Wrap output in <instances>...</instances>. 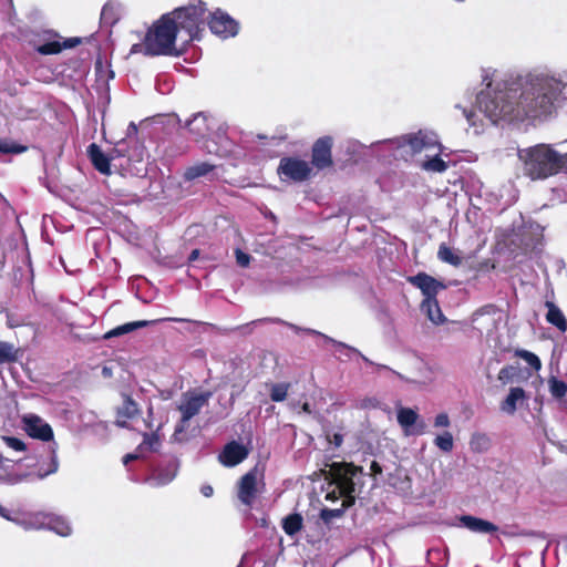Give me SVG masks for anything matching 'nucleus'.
Returning a JSON list of instances; mask_svg holds the SVG:
<instances>
[{
    "instance_id": "f257e3e1",
    "label": "nucleus",
    "mask_w": 567,
    "mask_h": 567,
    "mask_svg": "<svg viewBox=\"0 0 567 567\" xmlns=\"http://www.w3.org/2000/svg\"><path fill=\"white\" fill-rule=\"evenodd\" d=\"M480 110L493 122H524L567 109V85L555 80L537 79L524 86L499 85L477 95Z\"/></svg>"
},
{
    "instance_id": "f03ea898",
    "label": "nucleus",
    "mask_w": 567,
    "mask_h": 567,
    "mask_svg": "<svg viewBox=\"0 0 567 567\" xmlns=\"http://www.w3.org/2000/svg\"><path fill=\"white\" fill-rule=\"evenodd\" d=\"M522 174L532 182L567 174V152L559 153L553 145L535 144L517 150Z\"/></svg>"
},
{
    "instance_id": "7ed1b4c3",
    "label": "nucleus",
    "mask_w": 567,
    "mask_h": 567,
    "mask_svg": "<svg viewBox=\"0 0 567 567\" xmlns=\"http://www.w3.org/2000/svg\"><path fill=\"white\" fill-rule=\"evenodd\" d=\"M177 33V25L174 24L173 17L169 13L162 14L145 33L143 40L145 54L178 56L181 52L175 47Z\"/></svg>"
},
{
    "instance_id": "20e7f679",
    "label": "nucleus",
    "mask_w": 567,
    "mask_h": 567,
    "mask_svg": "<svg viewBox=\"0 0 567 567\" xmlns=\"http://www.w3.org/2000/svg\"><path fill=\"white\" fill-rule=\"evenodd\" d=\"M23 429L27 434L35 440L43 442H52L50 445V462L45 466L42 464L39 468L38 476L44 478L48 475L54 474L59 468V461L56 455L58 444L53 441L54 433L49 423L37 414H28L22 417Z\"/></svg>"
},
{
    "instance_id": "39448f33",
    "label": "nucleus",
    "mask_w": 567,
    "mask_h": 567,
    "mask_svg": "<svg viewBox=\"0 0 567 567\" xmlns=\"http://www.w3.org/2000/svg\"><path fill=\"white\" fill-rule=\"evenodd\" d=\"M206 12V3L199 0L196 3L176 8L168 13L173 17L174 24L177 25V31H185L188 37L187 41H193L200 39Z\"/></svg>"
},
{
    "instance_id": "423d86ee",
    "label": "nucleus",
    "mask_w": 567,
    "mask_h": 567,
    "mask_svg": "<svg viewBox=\"0 0 567 567\" xmlns=\"http://www.w3.org/2000/svg\"><path fill=\"white\" fill-rule=\"evenodd\" d=\"M213 396L212 391H187L183 394V400L177 410L181 412V420L175 426L173 437L175 441L183 442L186 440V430L189 421L199 414L200 410L208 404Z\"/></svg>"
},
{
    "instance_id": "0eeeda50",
    "label": "nucleus",
    "mask_w": 567,
    "mask_h": 567,
    "mask_svg": "<svg viewBox=\"0 0 567 567\" xmlns=\"http://www.w3.org/2000/svg\"><path fill=\"white\" fill-rule=\"evenodd\" d=\"M361 472V467L352 463L333 462L329 467V476L336 485L339 496L343 497L342 506L349 508L355 503V484L353 477Z\"/></svg>"
},
{
    "instance_id": "6e6552de",
    "label": "nucleus",
    "mask_w": 567,
    "mask_h": 567,
    "mask_svg": "<svg viewBox=\"0 0 567 567\" xmlns=\"http://www.w3.org/2000/svg\"><path fill=\"white\" fill-rule=\"evenodd\" d=\"M312 167L301 158L285 156L280 159L277 174L284 182L301 183L310 178Z\"/></svg>"
},
{
    "instance_id": "1a4fd4ad",
    "label": "nucleus",
    "mask_w": 567,
    "mask_h": 567,
    "mask_svg": "<svg viewBox=\"0 0 567 567\" xmlns=\"http://www.w3.org/2000/svg\"><path fill=\"white\" fill-rule=\"evenodd\" d=\"M333 138L329 135L319 137L311 147V165L319 171L333 166Z\"/></svg>"
},
{
    "instance_id": "9d476101",
    "label": "nucleus",
    "mask_w": 567,
    "mask_h": 567,
    "mask_svg": "<svg viewBox=\"0 0 567 567\" xmlns=\"http://www.w3.org/2000/svg\"><path fill=\"white\" fill-rule=\"evenodd\" d=\"M207 23L214 34L224 39L235 37L239 30L238 22L220 9L210 13Z\"/></svg>"
},
{
    "instance_id": "9b49d317",
    "label": "nucleus",
    "mask_w": 567,
    "mask_h": 567,
    "mask_svg": "<svg viewBox=\"0 0 567 567\" xmlns=\"http://www.w3.org/2000/svg\"><path fill=\"white\" fill-rule=\"evenodd\" d=\"M177 472L178 462L175 458H171L157 464L146 478V482L153 487L165 486L176 477Z\"/></svg>"
},
{
    "instance_id": "f8f14e48",
    "label": "nucleus",
    "mask_w": 567,
    "mask_h": 567,
    "mask_svg": "<svg viewBox=\"0 0 567 567\" xmlns=\"http://www.w3.org/2000/svg\"><path fill=\"white\" fill-rule=\"evenodd\" d=\"M396 420L405 434L422 435L425 433L426 424L420 420V415L411 408H400Z\"/></svg>"
},
{
    "instance_id": "ddd939ff",
    "label": "nucleus",
    "mask_w": 567,
    "mask_h": 567,
    "mask_svg": "<svg viewBox=\"0 0 567 567\" xmlns=\"http://www.w3.org/2000/svg\"><path fill=\"white\" fill-rule=\"evenodd\" d=\"M257 476V468L254 467L245 475H243L238 483L237 496L239 501L246 506H251L258 495Z\"/></svg>"
},
{
    "instance_id": "4468645a",
    "label": "nucleus",
    "mask_w": 567,
    "mask_h": 567,
    "mask_svg": "<svg viewBox=\"0 0 567 567\" xmlns=\"http://www.w3.org/2000/svg\"><path fill=\"white\" fill-rule=\"evenodd\" d=\"M408 281L419 288L424 299H436L439 290L444 289L445 285L426 272H419L408 278Z\"/></svg>"
},
{
    "instance_id": "2eb2a0df",
    "label": "nucleus",
    "mask_w": 567,
    "mask_h": 567,
    "mask_svg": "<svg viewBox=\"0 0 567 567\" xmlns=\"http://www.w3.org/2000/svg\"><path fill=\"white\" fill-rule=\"evenodd\" d=\"M122 405L116 409L115 424L118 427H128V421L136 419L141 414L137 402L130 394H122Z\"/></svg>"
},
{
    "instance_id": "dca6fc26",
    "label": "nucleus",
    "mask_w": 567,
    "mask_h": 567,
    "mask_svg": "<svg viewBox=\"0 0 567 567\" xmlns=\"http://www.w3.org/2000/svg\"><path fill=\"white\" fill-rule=\"evenodd\" d=\"M248 453L249 451L245 445L236 441H231L224 446L219 454V461L223 465L233 467L246 460Z\"/></svg>"
},
{
    "instance_id": "f3484780",
    "label": "nucleus",
    "mask_w": 567,
    "mask_h": 567,
    "mask_svg": "<svg viewBox=\"0 0 567 567\" xmlns=\"http://www.w3.org/2000/svg\"><path fill=\"white\" fill-rule=\"evenodd\" d=\"M185 128L189 136L195 141L206 137L210 132L208 118L203 112L196 113L190 120H188Z\"/></svg>"
},
{
    "instance_id": "a211bd4d",
    "label": "nucleus",
    "mask_w": 567,
    "mask_h": 567,
    "mask_svg": "<svg viewBox=\"0 0 567 567\" xmlns=\"http://www.w3.org/2000/svg\"><path fill=\"white\" fill-rule=\"evenodd\" d=\"M86 153H87V156H89L93 167L97 172H100L101 174H104V175L111 174V161H110L109 153L105 154L101 150V147L95 143H92L87 146Z\"/></svg>"
},
{
    "instance_id": "6ab92c4d",
    "label": "nucleus",
    "mask_w": 567,
    "mask_h": 567,
    "mask_svg": "<svg viewBox=\"0 0 567 567\" xmlns=\"http://www.w3.org/2000/svg\"><path fill=\"white\" fill-rule=\"evenodd\" d=\"M165 320L166 319H154V320H138V321L127 322V323H124V324H121V326H117V327L111 329L103 336V338L105 340H109V339H112L115 337H120V336L130 333V332L141 329V328L154 326V324L165 321Z\"/></svg>"
},
{
    "instance_id": "aec40b11",
    "label": "nucleus",
    "mask_w": 567,
    "mask_h": 567,
    "mask_svg": "<svg viewBox=\"0 0 567 567\" xmlns=\"http://www.w3.org/2000/svg\"><path fill=\"white\" fill-rule=\"evenodd\" d=\"M460 522L464 527L474 533L492 534L498 530V527L492 522L471 515L461 516Z\"/></svg>"
},
{
    "instance_id": "412c9836",
    "label": "nucleus",
    "mask_w": 567,
    "mask_h": 567,
    "mask_svg": "<svg viewBox=\"0 0 567 567\" xmlns=\"http://www.w3.org/2000/svg\"><path fill=\"white\" fill-rule=\"evenodd\" d=\"M545 307L547 308L546 320L548 323L555 326L559 331H567V320L563 311L553 302L546 301Z\"/></svg>"
},
{
    "instance_id": "4be33fe9",
    "label": "nucleus",
    "mask_w": 567,
    "mask_h": 567,
    "mask_svg": "<svg viewBox=\"0 0 567 567\" xmlns=\"http://www.w3.org/2000/svg\"><path fill=\"white\" fill-rule=\"evenodd\" d=\"M215 168L216 166L208 162H199L192 166H188L185 169L183 177L186 182H192L199 177L208 176L210 173L214 172Z\"/></svg>"
},
{
    "instance_id": "5701e85b",
    "label": "nucleus",
    "mask_w": 567,
    "mask_h": 567,
    "mask_svg": "<svg viewBox=\"0 0 567 567\" xmlns=\"http://www.w3.org/2000/svg\"><path fill=\"white\" fill-rule=\"evenodd\" d=\"M525 398H526V394H525V391L523 388H519V386L512 388L509 390L508 395L501 404L502 411H504L508 414H514L515 411L517 410V402Z\"/></svg>"
},
{
    "instance_id": "b1692460",
    "label": "nucleus",
    "mask_w": 567,
    "mask_h": 567,
    "mask_svg": "<svg viewBox=\"0 0 567 567\" xmlns=\"http://www.w3.org/2000/svg\"><path fill=\"white\" fill-rule=\"evenodd\" d=\"M421 309L433 323L439 324L444 322L445 318L441 311L437 299H424L421 303Z\"/></svg>"
},
{
    "instance_id": "393cba45",
    "label": "nucleus",
    "mask_w": 567,
    "mask_h": 567,
    "mask_svg": "<svg viewBox=\"0 0 567 567\" xmlns=\"http://www.w3.org/2000/svg\"><path fill=\"white\" fill-rule=\"evenodd\" d=\"M303 527V518L299 513H292L282 519V529L288 536H295Z\"/></svg>"
},
{
    "instance_id": "a878e982",
    "label": "nucleus",
    "mask_w": 567,
    "mask_h": 567,
    "mask_svg": "<svg viewBox=\"0 0 567 567\" xmlns=\"http://www.w3.org/2000/svg\"><path fill=\"white\" fill-rule=\"evenodd\" d=\"M47 519L49 529L63 537L71 535L72 528L65 518L56 515H49L47 516Z\"/></svg>"
},
{
    "instance_id": "bb28decb",
    "label": "nucleus",
    "mask_w": 567,
    "mask_h": 567,
    "mask_svg": "<svg viewBox=\"0 0 567 567\" xmlns=\"http://www.w3.org/2000/svg\"><path fill=\"white\" fill-rule=\"evenodd\" d=\"M437 258L441 261L446 262L453 267H460L463 261L462 257L457 252H455L451 247H449L445 243H442L439 246Z\"/></svg>"
},
{
    "instance_id": "cd10ccee",
    "label": "nucleus",
    "mask_w": 567,
    "mask_h": 567,
    "mask_svg": "<svg viewBox=\"0 0 567 567\" xmlns=\"http://www.w3.org/2000/svg\"><path fill=\"white\" fill-rule=\"evenodd\" d=\"M404 144L409 145L413 153H420L424 148L430 146V142L427 141V136L419 132L417 134H410L403 137Z\"/></svg>"
},
{
    "instance_id": "c85d7f7f",
    "label": "nucleus",
    "mask_w": 567,
    "mask_h": 567,
    "mask_svg": "<svg viewBox=\"0 0 567 567\" xmlns=\"http://www.w3.org/2000/svg\"><path fill=\"white\" fill-rule=\"evenodd\" d=\"M18 360V350L13 344L0 341V364L13 363Z\"/></svg>"
},
{
    "instance_id": "c756f323",
    "label": "nucleus",
    "mask_w": 567,
    "mask_h": 567,
    "mask_svg": "<svg viewBox=\"0 0 567 567\" xmlns=\"http://www.w3.org/2000/svg\"><path fill=\"white\" fill-rule=\"evenodd\" d=\"M434 444L437 449H440L442 452L449 453L454 447V440L451 432L445 431L442 434H439L434 439Z\"/></svg>"
},
{
    "instance_id": "7c9ffc66",
    "label": "nucleus",
    "mask_w": 567,
    "mask_h": 567,
    "mask_svg": "<svg viewBox=\"0 0 567 567\" xmlns=\"http://www.w3.org/2000/svg\"><path fill=\"white\" fill-rule=\"evenodd\" d=\"M422 168L427 172L443 173L447 169V163L443 161L439 155L425 161L422 164Z\"/></svg>"
},
{
    "instance_id": "2f4dec72",
    "label": "nucleus",
    "mask_w": 567,
    "mask_h": 567,
    "mask_svg": "<svg viewBox=\"0 0 567 567\" xmlns=\"http://www.w3.org/2000/svg\"><path fill=\"white\" fill-rule=\"evenodd\" d=\"M27 151V146L9 141L7 138H0V153L2 154H21Z\"/></svg>"
},
{
    "instance_id": "473e14b6",
    "label": "nucleus",
    "mask_w": 567,
    "mask_h": 567,
    "mask_svg": "<svg viewBox=\"0 0 567 567\" xmlns=\"http://www.w3.org/2000/svg\"><path fill=\"white\" fill-rule=\"evenodd\" d=\"M489 439L485 434L475 433L470 441L471 450L474 452H483L488 449Z\"/></svg>"
},
{
    "instance_id": "72a5a7b5",
    "label": "nucleus",
    "mask_w": 567,
    "mask_h": 567,
    "mask_svg": "<svg viewBox=\"0 0 567 567\" xmlns=\"http://www.w3.org/2000/svg\"><path fill=\"white\" fill-rule=\"evenodd\" d=\"M35 51L42 55L59 54L63 51V45L60 41H49L37 47Z\"/></svg>"
},
{
    "instance_id": "f704fd0d",
    "label": "nucleus",
    "mask_w": 567,
    "mask_h": 567,
    "mask_svg": "<svg viewBox=\"0 0 567 567\" xmlns=\"http://www.w3.org/2000/svg\"><path fill=\"white\" fill-rule=\"evenodd\" d=\"M515 355L524 359L528 363V365L535 371H538L542 368V362L539 358L533 352H529L527 350H516Z\"/></svg>"
},
{
    "instance_id": "c9c22d12",
    "label": "nucleus",
    "mask_w": 567,
    "mask_h": 567,
    "mask_svg": "<svg viewBox=\"0 0 567 567\" xmlns=\"http://www.w3.org/2000/svg\"><path fill=\"white\" fill-rule=\"evenodd\" d=\"M288 389H289L288 383L274 384L271 388V391H270V399L274 402H282L287 398Z\"/></svg>"
},
{
    "instance_id": "e433bc0d",
    "label": "nucleus",
    "mask_w": 567,
    "mask_h": 567,
    "mask_svg": "<svg viewBox=\"0 0 567 567\" xmlns=\"http://www.w3.org/2000/svg\"><path fill=\"white\" fill-rule=\"evenodd\" d=\"M549 388L551 395L557 399L564 398L567 393V384L564 381L558 380L556 378H553L549 381Z\"/></svg>"
},
{
    "instance_id": "4c0bfd02",
    "label": "nucleus",
    "mask_w": 567,
    "mask_h": 567,
    "mask_svg": "<svg viewBox=\"0 0 567 567\" xmlns=\"http://www.w3.org/2000/svg\"><path fill=\"white\" fill-rule=\"evenodd\" d=\"M2 441L6 443L8 447L17 452H23L27 450L25 443L18 437L3 435Z\"/></svg>"
},
{
    "instance_id": "58836bf2",
    "label": "nucleus",
    "mask_w": 567,
    "mask_h": 567,
    "mask_svg": "<svg viewBox=\"0 0 567 567\" xmlns=\"http://www.w3.org/2000/svg\"><path fill=\"white\" fill-rule=\"evenodd\" d=\"M159 444H161L159 436L156 432L144 433L143 434V443L140 445V447H142V445H147L152 451H156L157 447L159 446Z\"/></svg>"
},
{
    "instance_id": "ea45409f",
    "label": "nucleus",
    "mask_w": 567,
    "mask_h": 567,
    "mask_svg": "<svg viewBox=\"0 0 567 567\" xmlns=\"http://www.w3.org/2000/svg\"><path fill=\"white\" fill-rule=\"evenodd\" d=\"M344 507L330 509V508H323L320 513V517L323 522L329 523L332 518L341 517L344 513Z\"/></svg>"
},
{
    "instance_id": "a19ab883",
    "label": "nucleus",
    "mask_w": 567,
    "mask_h": 567,
    "mask_svg": "<svg viewBox=\"0 0 567 567\" xmlns=\"http://www.w3.org/2000/svg\"><path fill=\"white\" fill-rule=\"evenodd\" d=\"M514 371H515V368L511 367V365L502 368L498 372V380L503 383H507L508 381H511L513 379Z\"/></svg>"
},
{
    "instance_id": "79ce46f5",
    "label": "nucleus",
    "mask_w": 567,
    "mask_h": 567,
    "mask_svg": "<svg viewBox=\"0 0 567 567\" xmlns=\"http://www.w3.org/2000/svg\"><path fill=\"white\" fill-rule=\"evenodd\" d=\"M124 144L125 143L122 141L109 152L110 161L126 156V150L123 147Z\"/></svg>"
},
{
    "instance_id": "37998d69",
    "label": "nucleus",
    "mask_w": 567,
    "mask_h": 567,
    "mask_svg": "<svg viewBox=\"0 0 567 567\" xmlns=\"http://www.w3.org/2000/svg\"><path fill=\"white\" fill-rule=\"evenodd\" d=\"M450 425H451V421H450L447 413L442 412L435 416V419H434L435 427H449Z\"/></svg>"
},
{
    "instance_id": "c03bdc74",
    "label": "nucleus",
    "mask_w": 567,
    "mask_h": 567,
    "mask_svg": "<svg viewBox=\"0 0 567 567\" xmlns=\"http://www.w3.org/2000/svg\"><path fill=\"white\" fill-rule=\"evenodd\" d=\"M236 261L241 267H247L250 262V256L240 249L236 250Z\"/></svg>"
},
{
    "instance_id": "a18cd8bd",
    "label": "nucleus",
    "mask_w": 567,
    "mask_h": 567,
    "mask_svg": "<svg viewBox=\"0 0 567 567\" xmlns=\"http://www.w3.org/2000/svg\"><path fill=\"white\" fill-rule=\"evenodd\" d=\"M261 321H267V322H272V323H278V324H285L287 327H289L291 330L296 331V332H299L301 331L302 329L293 323H289V322H286L279 318H266V319H262Z\"/></svg>"
},
{
    "instance_id": "49530a36",
    "label": "nucleus",
    "mask_w": 567,
    "mask_h": 567,
    "mask_svg": "<svg viewBox=\"0 0 567 567\" xmlns=\"http://www.w3.org/2000/svg\"><path fill=\"white\" fill-rule=\"evenodd\" d=\"M80 43H81L80 38H69V39H65L63 42H61V45H63V50H64V49L75 48Z\"/></svg>"
},
{
    "instance_id": "de8ad7c7",
    "label": "nucleus",
    "mask_w": 567,
    "mask_h": 567,
    "mask_svg": "<svg viewBox=\"0 0 567 567\" xmlns=\"http://www.w3.org/2000/svg\"><path fill=\"white\" fill-rule=\"evenodd\" d=\"M200 493L205 496V497H210L213 494H214V488L213 486L206 484V485H203L200 487Z\"/></svg>"
},
{
    "instance_id": "09e8293b",
    "label": "nucleus",
    "mask_w": 567,
    "mask_h": 567,
    "mask_svg": "<svg viewBox=\"0 0 567 567\" xmlns=\"http://www.w3.org/2000/svg\"><path fill=\"white\" fill-rule=\"evenodd\" d=\"M370 470L374 476L382 473V466L377 461L371 463Z\"/></svg>"
},
{
    "instance_id": "8fccbe9b",
    "label": "nucleus",
    "mask_w": 567,
    "mask_h": 567,
    "mask_svg": "<svg viewBox=\"0 0 567 567\" xmlns=\"http://www.w3.org/2000/svg\"><path fill=\"white\" fill-rule=\"evenodd\" d=\"M343 442V435L340 433H334L331 440V443H333L337 447H339Z\"/></svg>"
},
{
    "instance_id": "3c124183",
    "label": "nucleus",
    "mask_w": 567,
    "mask_h": 567,
    "mask_svg": "<svg viewBox=\"0 0 567 567\" xmlns=\"http://www.w3.org/2000/svg\"><path fill=\"white\" fill-rule=\"evenodd\" d=\"M137 458H138V455H137V454H135V453H128V454L124 455V457H123V464H124V465H127L130 462L135 461V460H137Z\"/></svg>"
},
{
    "instance_id": "603ef678",
    "label": "nucleus",
    "mask_w": 567,
    "mask_h": 567,
    "mask_svg": "<svg viewBox=\"0 0 567 567\" xmlns=\"http://www.w3.org/2000/svg\"><path fill=\"white\" fill-rule=\"evenodd\" d=\"M364 408L367 406H375V400L374 399H367L363 401V404H362Z\"/></svg>"
},
{
    "instance_id": "864d4df0",
    "label": "nucleus",
    "mask_w": 567,
    "mask_h": 567,
    "mask_svg": "<svg viewBox=\"0 0 567 567\" xmlns=\"http://www.w3.org/2000/svg\"><path fill=\"white\" fill-rule=\"evenodd\" d=\"M111 11H112V8H109L107 6H104L103 9H102V13H101L102 19H106L107 13L111 12Z\"/></svg>"
},
{
    "instance_id": "5fc2aeb1",
    "label": "nucleus",
    "mask_w": 567,
    "mask_h": 567,
    "mask_svg": "<svg viewBox=\"0 0 567 567\" xmlns=\"http://www.w3.org/2000/svg\"><path fill=\"white\" fill-rule=\"evenodd\" d=\"M199 251L197 249L193 250L189 260H195L198 257Z\"/></svg>"
},
{
    "instance_id": "6e6d98bb",
    "label": "nucleus",
    "mask_w": 567,
    "mask_h": 567,
    "mask_svg": "<svg viewBox=\"0 0 567 567\" xmlns=\"http://www.w3.org/2000/svg\"><path fill=\"white\" fill-rule=\"evenodd\" d=\"M327 499H337V495L334 492L327 494Z\"/></svg>"
},
{
    "instance_id": "4d7b16f0",
    "label": "nucleus",
    "mask_w": 567,
    "mask_h": 567,
    "mask_svg": "<svg viewBox=\"0 0 567 567\" xmlns=\"http://www.w3.org/2000/svg\"><path fill=\"white\" fill-rule=\"evenodd\" d=\"M303 411L306 412H310V408H309V404L308 403H305L303 406H302Z\"/></svg>"
},
{
    "instance_id": "13d9d810",
    "label": "nucleus",
    "mask_w": 567,
    "mask_h": 567,
    "mask_svg": "<svg viewBox=\"0 0 567 567\" xmlns=\"http://www.w3.org/2000/svg\"><path fill=\"white\" fill-rule=\"evenodd\" d=\"M130 128H132L135 133L137 132V127L134 123L130 124Z\"/></svg>"
},
{
    "instance_id": "bf43d9fd",
    "label": "nucleus",
    "mask_w": 567,
    "mask_h": 567,
    "mask_svg": "<svg viewBox=\"0 0 567 567\" xmlns=\"http://www.w3.org/2000/svg\"><path fill=\"white\" fill-rule=\"evenodd\" d=\"M305 331L309 332V333H316L318 334L319 332L315 331V330H311V329H305Z\"/></svg>"
},
{
    "instance_id": "052dcab7",
    "label": "nucleus",
    "mask_w": 567,
    "mask_h": 567,
    "mask_svg": "<svg viewBox=\"0 0 567 567\" xmlns=\"http://www.w3.org/2000/svg\"><path fill=\"white\" fill-rule=\"evenodd\" d=\"M138 47H140V44H134L133 49H132V52H136Z\"/></svg>"
},
{
    "instance_id": "680f3d73",
    "label": "nucleus",
    "mask_w": 567,
    "mask_h": 567,
    "mask_svg": "<svg viewBox=\"0 0 567 567\" xmlns=\"http://www.w3.org/2000/svg\"><path fill=\"white\" fill-rule=\"evenodd\" d=\"M338 346L343 347V348H346V347H347V346H346V344H343L342 342H339V343H338Z\"/></svg>"
}]
</instances>
